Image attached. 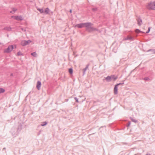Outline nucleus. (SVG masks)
<instances>
[{"mask_svg": "<svg viewBox=\"0 0 155 155\" xmlns=\"http://www.w3.org/2000/svg\"><path fill=\"white\" fill-rule=\"evenodd\" d=\"M86 25V29L89 32L97 30L96 28L92 26L93 24L91 23H87Z\"/></svg>", "mask_w": 155, "mask_h": 155, "instance_id": "1", "label": "nucleus"}, {"mask_svg": "<svg viewBox=\"0 0 155 155\" xmlns=\"http://www.w3.org/2000/svg\"><path fill=\"white\" fill-rule=\"evenodd\" d=\"M147 8L149 9L155 10V2L148 3L147 5Z\"/></svg>", "mask_w": 155, "mask_h": 155, "instance_id": "2", "label": "nucleus"}, {"mask_svg": "<svg viewBox=\"0 0 155 155\" xmlns=\"http://www.w3.org/2000/svg\"><path fill=\"white\" fill-rule=\"evenodd\" d=\"M14 48L13 45H11L9 46L7 49H5L4 51V52L5 53H9L11 52Z\"/></svg>", "mask_w": 155, "mask_h": 155, "instance_id": "3", "label": "nucleus"}, {"mask_svg": "<svg viewBox=\"0 0 155 155\" xmlns=\"http://www.w3.org/2000/svg\"><path fill=\"white\" fill-rule=\"evenodd\" d=\"M124 84V83H120L117 84L115 86L114 90V93L115 94H117L118 86L120 84Z\"/></svg>", "mask_w": 155, "mask_h": 155, "instance_id": "4", "label": "nucleus"}, {"mask_svg": "<svg viewBox=\"0 0 155 155\" xmlns=\"http://www.w3.org/2000/svg\"><path fill=\"white\" fill-rule=\"evenodd\" d=\"M31 41L30 40L28 41L23 40L21 41V45L23 46H25L26 45H28Z\"/></svg>", "mask_w": 155, "mask_h": 155, "instance_id": "5", "label": "nucleus"}, {"mask_svg": "<svg viewBox=\"0 0 155 155\" xmlns=\"http://www.w3.org/2000/svg\"><path fill=\"white\" fill-rule=\"evenodd\" d=\"M134 39V38L133 37L130 36H127L126 37H124L123 38V40L125 41L127 40H133Z\"/></svg>", "mask_w": 155, "mask_h": 155, "instance_id": "6", "label": "nucleus"}, {"mask_svg": "<svg viewBox=\"0 0 155 155\" xmlns=\"http://www.w3.org/2000/svg\"><path fill=\"white\" fill-rule=\"evenodd\" d=\"M41 86V83L40 81H38L37 82L36 87L38 90H40Z\"/></svg>", "mask_w": 155, "mask_h": 155, "instance_id": "7", "label": "nucleus"}, {"mask_svg": "<svg viewBox=\"0 0 155 155\" xmlns=\"http://www.w3.org/2000/svg\"><path fill=\"white\" fill-rule=\"evenodd\" d=\"M86 23H81L80 24H78V28H82L84 26H86Z\"/></svg>", "mask_w": 155, "mask_h": 155, "instance_id": "8", "label": "nucleus"}, {"mask_svg": "<svg viewBox=\"0 0 155 155\" xmlns=\"http://www.w3.org/2000/svg\"><path fill=\"white\" fill-rule=\"evenodd\" d=\"M16 20L17 21H22L23 20V18L21 15L18 16H17Z\"/></svg>", "mask_w": 155, "mask_h": 155, "instance_id": "9", "label": "nucleus"}, {"mask_svg": "<svg viewBox=\"0 0 155 155\" xmlns=\"http://www.w3.org/2000/svg\"><path fill=\"white\" fill-rule=\"evenodd\" d=\"M89 66V64H87L86 65V66L85 67V68H84L83 69V75H84L85 74L86 71L87 70V69H88Z\"/></svg>", "mask_w": 155, "mask_h": 155, "instance_id": "10", "label": "nucleus"}, {"mask_svg": "<svg viewBox=\"0 0 155 155\" xmlns=\"http://www.w3.org/2000/svg\"><path fill=\"white\" fill-rule=\"evenodd\" d=\"M111 80H113L114 81L116 80L117 78V77L115 75L110 76Z\"/></svg>", "mask_w": 155, "mask_h": 155, "instance_id": "11", "label": "nucleus"}, {"mask_svg": "<svg viewBox=\"0 0 155 155\" xmlns=\"http://www.w3.org/2000/svg\"><path fill=\"white\" fill-rule=\"evenodd\" d=\"M137 24L139 25H140L142 23V20L140 18H138L137 19Z\"/></svg>", "mask_w": 155, "mask_h": 155, "instance_id": "12", "label": "nucleus"}, {"mask_svg": "<svg viewBox=\"0 0 155 155\" xmlns=\"http://www.w3.org/2000/svg\"><path fill=\"white\" fill-rule=\"evenodd\" d=\"M50 12V10L48 8H46L45 11H44V12L47 14H48L49 13V12Z\"/></svg>", "mask_w": 155, "mask_h": 155, "instance_id": "13", "label": "nucleus"}, {"mask_svg": "<svg viewBox=\"0 0 155 155\" xmlns=\"http://www.w3.org/2000/svg\"><path fill=\"white\" fill-rule=\"evenodd\" d=\"M4 29L8 31H10L11 30L12 28L10 27H5Z\"/></svg>", "mask_w": 155, "mask_h": 155, "instance_id": "14", "label": "nucleus"}, {"mask_svg": "<svg viewBox=\"0 0 155 155\" xmlns=\"http://www.w3.org/2000/svg\"><path fill=\"white\" fill-rule=\"evenodd\" d=\"M105 79L108 82L110 81H111L110 76H107L106 78Z\"/></svg>", "mask_w": 155, "mask_h": 155, "instance_id": "15", "label": "nucleus"}, {"mask_svg": "<svg viewBox=\"0 0 155 155\" xmlns=\"http://www.w3.org/2000/svg\"><path fill=\"white\" fill-rule=\"evenodd\" d=\"M68 72L70 74H72L73 72V70L72 68H70L68 69Z\"/></svg>", "mask_w": 155, "mask_h": 155, "instance_id": "16", "label": "nucleus"}, {"mask_svg": "<svg viewBox=\"0 0 155 155\" xmlns=\"http://www.w3.org/2000/svg\"><path fill=\"white\" fill-rule=\"evenodd\" d=\"M135 32L137 33H139L140 32H141L142 33H144V32L141 31L139 29H136L135 31Z\"/></svg>", "mask_w": 155, "mask_h": 155, "instance_id": "17", "label": "nucleus"}, {"mask_svg": "<svg viewBox=\"0 0 155 155\" xmlns=\"http://www.w3.org/2000/svg\"><path fill=\"white\" fill-rule=\"evenodd\" d=\"M37 10L40 12L41 13H42L44 12V11L42 9L38 8L37 9Z\"/></svg>", "mask_w": 155, "mask_h": 155, "instance_id": "18", "label": "nucleus"}, {"mask_svg": "<svg viewBox=\"0 0 155 155\" xmlns=\"http://www.w3.org/2000/svg\"><path fill=\"white\" fill-rule=\"evenodd\" d=\"M31 55L35 57H37V54L35 52H34L31 53Z\"/></svg>", "mask_w": 155, "mask_h": 155, "instance_id": "19", "label": "nucleus"}, {"mask_svg": "<svg viewBox=\"0 0 155 155\" xmlns=\"http://www.w3.org/2000/svg\"><path fill=\"white\" fill-rule=\"evenodd\" d=\"M5 91L4 89L2 88H0V94L4 93Z\"/></svg>", "mask_w": 155, "mask_h": 155, "instance_id": "20", "label": "nucleus"}, {"mask_svg": "<svg viewBox=\"0 0 155 155\" xmlns=\"http://www.w3.org/2000/svg\"><path fill=\"white\" fill-rule=\"evenodd\" d=\"M47 124V122L45 121L43 122V123L42 124H41V125L42 126H44L46 125Z\"/></svg>", "mask_w": 155, "mask_h": 155, "instance_id": "21", "label": "nucleus"}, {"mask_svg": "<svg viewBox=\"0 0 155 155\" xmlns=\"http://www.w3.org/2000/svg\"><path fill=\"white\" fill-rule=\"evenodd\" d=\"M130 118L131 120L132 121H133V122H134L135 123H136L137 122V121L136 120H135V119H133L132 118Z\"/></svg>", "mask_w": 155, "mask_h": 155, "instance_id": "22", "label": "nucleus"}, {"mask_svg": "<svg viewBox=\"0 0 155 155\" xmlns=\"http://www.w3.org/2000/svg\"><path fill=\"white\" fill-rule=\"evenodd\" d=\"M17 54H18V56L21 55L22 54L21 52L20 51L18 52L17 53Z\"/></svg>", "mask_w": 155, "mask_h": 155, "instance_id": "23", "label": "nucleus"}, {"mask_svg": "<svg viewBox=\"0 0 155 155\" xmlns=\"http://www.w3.org/2000/svg\"><path fill=\"white\" fill-rule=\"evenodd\" d=\"M144 80H146V81H148L150 79L148 78H144L143 79Z\"/></svg>", "mask_w": 155, "mask_h": 155, "instance_id": "24", "label": "nucleus"}, {"mask_svg": "<svg viewBox=\"0 0 155 155\" xmlns=\"http://www.w3.org/2000/svg\"><path fill=\"white\" fill-rule=\"evenodd\" d=\"M17 10V9L15 8H13V12H15Z\"/></svg>", "mask_w": 155, "mask_h": 155, "instance_id": "25", "label": "nucleus"}, {"mask_svg": "<svg viewBox=\"0 0 155 155\" xmlns=\"http://www.w3.org/2000/svg\"><path fill=\"white\" fill-rule=\"evenodd\" d=\"M150 28L149 27L148 28V31L146 32V33H148L150 32Z\"/></svg>", "mask_w": 155, "mask_h": 155, "instance_id": "26", "label": "nucleus"}, {"mask_svg": "<svg viewBox=\"0 0 155 155\" xmlns=\"http://www.w3.org/2000/svg\"><path fill=\"white\" fill-rule=\"evenodd\" d=\"M12 18H13L14 19L16 20V18L17 16H12Z\"/></svg>", "mask_w": 155, "mask_h": 155, "instance_id": "27", "label": "nucleus"}, {"mask_svg": "<svg viewBox=\"0 0 155 155\" xmlns=\"http://www.w3.org/2000/svg\"><path fill=\"white\" fill-rule=\"evenodd\" d=\"M97 10V8H92V10L94 11H96Z\"/></svg>", "mask_w": 155, "mask_h": 155, "instance_id": "28", "label": "nucleus"}, {"mask_svg": "<svg viewBox=\"0 0 155 155\" xmlns=\"http://www.w3.org/2000/svg\"><path fill=\"white\" fill-rule=\"evenodd\" d=\"M74 99L76 100V101L78 102V98L76 97H75Z\"/></svg>", "mask_w": 155, "mask_h": 155, "instance_id": "29", "label": "nucleus"}, {"mask_svg": "<svg viewBox=\"0 0 155 155\" xmlns=\"http://www.w3.org/2000/svg\"><path fill=\"white\" fill-rule=\"evenodd\" d=\"M10 13H13V14L14 13V12H13V11H10Z\"/></svg>", "mask_w": 155, "mask_h": 155, "instance_id": "30", "label": "nucleus"}, {"mask_svg": "<svg viewBox=\"0 0 155 155\" xmlns=\"http://www.w3.org/2000/svg\"><path fill=\"white\" fill-rule=\"evenodd\" d=\"M21 29L22 31H25V29H24L23 28H21Z\"/></svg>", "mask_w": 155, "mask_h": 155, "instance_id": "31", "label": "nucleus"}, {"mask_svg": "<svg viewBox=\"0 0 155 155\" xmlns=\"http://www.w3.org/2000/svg\"><path fill=\"white\" fill-rule=\"evenodd\" d=\"M130 124V123L129 122V123H128V126H129Z\"/></svg>", "mask_w": 155, "mask_h": 155, "instance_id": "32", "label": "nucleus"}, {"mask_svg": "<svg viewBox=\"0 0 155 155\" xmlns=\"http://www.w3.org/2000/svg\"><path fill=\"white\" fill-rule=\"evenodd\" d=\"M70 13H71V12H72V10L70 9Z\"/></svg>", "mask_w": 155, "mask_h": 155, "instance_id": "33", "label": "nucleus"}, {"mask_svg": "<svg viewBox=\"0 0 155 155\" xmlns=\"http://www.w3.org/2000/svg\"><path fill=\"white\" fill-rule=\"evenodd\" d=\"M75 27H78V25H75Z\"/></svg>", "mask_w": 155, "mask_h": 155, "instance_id": "34", "label": "nucleus"}, {"mask_svg": "<svg viewBox=\"0 0 155 155\" xmlns=\"http://www.w3.org/2000/svg\"><path fill=\"white\" fill-rule=\"evenodd\" d=\"M11 76H12L13 75V74H11Z\"/></svg>", "mask_w": 155, "mask_h": 155, "instance_id": "35", "label": "nucleus"}, {"mask_svg": "<svg viewBox=\"0 0 155 155\" xmlns=\"http://www.w3.org/2000/svg\"><path fill=\"white\" fill-rule=\"evenodd\" d=\"M5 149V148H4L3 149Z\"/></svg>", "mask_w": 155, "mask_h": 155, "instance_id": "36", "label": "nucleus"}, {"mask_svg": "<svg viewBox=\"0 0 155 155\" xmlns=\"http://www.w3.org/2000/svg\"><path fill=\"white\" fill-rule=\"evenodd\" d=\"M1 43L0 42V45H1Z\"/></svg>", "mask_w": 155, "mask_h": 155, "instance_id": "37", "label": "nucleus"}, {"mask_svg": "<svg viewBox=\"0 0 155 155\" xmlns=\"http://www.w3.org/2000/svg\"><path fill=\"white\" fill-rule=\"evenodd\" d=\"M154 53H155V52H154Z\"/></svg>", "mask_w": 155, "mask_h": 155, "instance_id": "38", "label": "nucleus"}]
</instances>
